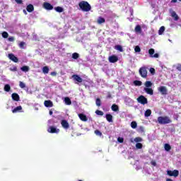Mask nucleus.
<instances>
[{
    "mask_svg": "<svg viewBox=\"0 0 181 181\" xmlns=\"http://www.w3.org/2000/svg\"><path fill=\"white\" fill-rule=\"evenodd\" d=\"M78 6L83 12H90L91 11V5L88 1H82L79 2Z\"/></svg>",
    "mask_w": 181,
    "mask_h": 181,
    "instance_id": "1",
    "label": "nucleus"
},
{
    "mask_svg": "<svg viewBox=\"0 0 181 181\" xmlns=\"http://www.w3.org/2000/svg\"><path fill=\"white\" fill-rule=\"evenodd\" d=\"M158 122L160 125H166V124H170L172 123V119H170V117L168 116H160L158 117Z\"/></svg>",
    "mask_w": 181,
    "mask_h": 181,
    "instance_id": "2",
    "label": "nucleus"
},
{
    "mask_svg": "<svg viewBox=\"0 0 181 181\" xmlns=\"http://www.w3.org/2000/svg\"><path fill=\"white\" fill-rule=\"evenodd\" d=\"M139 73L142 78H146L148 77V68L141 66L139 70Z\"/></svg>",
    "mask_w": 181,
    "mask_h": 181,
    "instance_id": "3",
    "label": "nucleus"
},
{
    "mask_svg": "<svg viewBox=\"0 0 181 181\" xmlns=\"http://www.w3.org/2000/svg\"><path fill=\"white\" fill-rule=\"evenodd\" d=\"M137 102L139 103V104L145 105V104H148V98L141 95L137 98Z\"/></svg>",
    "mask_w": 181,
    "mask_h": 181,
    "instance_id": "4",
    "label": "nucleus"
},
{
    "mask_svg": "<svg viewBox=\"0 0 181 181\" xmlns=\"http://www.w3.org/2000/svg\"><path fill=\"white\" fill-rule=\"evenodd\" d=\"M148 54H150V57L154 58V59H158L159 54L156 53L155 54V49L153 48H151L148 49Z\"/></svg>",
    "mask_w": 181,
    "mask_h": 181,
    "instance_id": "5",
    "label": "nucleus"
},
{
    "mask_svg": "<svg viewBox=\"0 0 181 181\" xmlns=\"http://www.w3.org/2000/svg\"><path fill=\"white\" fill-rule=\"evenodd\" d=\"M48 132H49V134H59V132H60V129L53 127V126H50L49 127V129H47Z\"/></svg>",
    "mask_w": 181,
    "mask_h": 181,
    "instance_id": "6",
    "label": "nucleus"
},
{
    "mask_svg": "<svg viewBox=\"0 0 181 181\" xmlns=\"http://www.w3.org/2000/svg\"><path fill=\"white\" fill-rule=\"evenodd\" d=\"M72 78L76 82H75L76 84H78V83H83V78L80 77V76L77 74H74L72 76Z\"/></svg>",
    "mask_w": 181,
    "mask_h": 181,
    "instance_id": "7",
    "label": "nucleus"
},
{
    "mask_svg": "<svg viewBox=\"0 0 181 181\" xmlns=\"http://www.w3.org/2000/svg\"><path fill=\"white\" fill-rule=\"evenodd\" d=\"M158 90L161 93L162 95H166V94H168V88H166V86H160Z\"/></svg>",
    "mask_w": 181,
    "mask_h": 181,
    "instance_id": "8",
    "label": "nucleus"
},
{
    "mask_svg": "<svg viewBox=\"0 0 181 181\" xmlns=\"http://www.w3.org/2000/svg\"><path fill=\"white\" fill-rule=\"evenodd\" d=\"M8 57L10 60H11L12 62H13L14 63H18V62H19V59H18V57H16L15 56V54L11 53L8 54Z\"/></svg>",
    "mask_w": 181,
    "mask_h": 181,
    "instance_id": "9",
    "label": "nucleus"
},
{
    "mask_svg": "<svg viewBox=\"0 0 181 181\" xmlns=\"http://www.w3.org/2000/svg\"><path fill=\"white\" fill-rule=\"evenodd\" d=\"M61 125L64 129H69L70 128V124L66 119H62L61 122Z\"/></svg>",
    "mask_w": 181,
    "mask_h": 181,
    "instance_id": "10",
    "label": "nucleus"
},
{
    "mask_svg": "<svg viewBox=\"0 0 181 181\" xmlns=\"http://www.w3.org/2000/svg\"><path fill=\"white\" fill-rule=\"evenodd\" d=\"M43 7L45 8V9H47V11H52L53 9V6H52V4L48 2H45L43 4Z\"/></svg>",
    "mask_w": 181,
    "mask_h": 181,
    "instance_id": "11",
    "label": "nucleus"
},
{
    "mask_svg": "<svg viewBox=\"0 0 181 181\" xmlns=\"http://www.w3.org/2000/svg\"><path fill=\"white\" fill-rule=\"evenodd\" d=\"M108 59L110 63H117V62H118V57H117L116 55H112L109 57Z\"/></svg>",
    "mask_w": 181,
    "mask_h": 181,
    "instance_id": "12",
    "label": "nucleus"
},
{
    "mask_svg": "<svg viewBox=\"0 0 181 181\" xmlns=\"http://www.w3.org/2000/svg\"><path fill=\"white\" fill-rule=\"evenodd\" d=\"M44 105L47 108L52 107H53V102H52V100H45Z\"/></svg>",
    "mask_w": 181,
    "mask_h": 181,
    "instance_id": "13",
    "label": "nucleus"
},
{
    "mask_svg": "<svg viewBox=\"0 0 181 181\" xmlns=\"http://www.w3.org/2000/svg\"><path fill=\"white\" fill-rule=\"evenodd\" d=\"M78 115L81 121H83L84 122H86L88 119L87 118V116L83 113H79Z\"/></svg>",
    "mask_w": 181,
    "mask_h": 181,
    "instance_id": "14",
    "label": "nucleus"
},
{
    "mask_svg": "<svg viewBox=\"0 0 181 181\" xmlns=\"http://www.w3.org/2000/svg\"><path fill=\"white\" fill-rule=\"evenodd\" d=\"M11 98L13 100V101H19L21 100V98L19 97L18 93H12Z\"/></svg>",
    "mask_w": 181,
    "mask_h": 181,
    "instance_id": "15",
    "label": "nucleus"
},
{
    "mask_svg": "<svg viewBox=\"0 0 181 181\" xmlns=\"http://www.w3.org/2000/svg\"><path fill=\"white\" fill-rule=\"evenodd\" d=\"M144 91L150 95H153V89L151 88H144Z\"/></svg>",
    "mask_w": 181,
    "mask_h": 181,
    "instance_id": "16",
    "label": "nucleus"
},
{
    "mask_svg": "<svg viewBox=\"0 0 181 181\" xmlns=\"http://www.w3.org/2000/svg\"><path fill=\"white\" fill-rule=\"evenodd\" d=\"M97 23L98 25H101L103 23H105V18H103L101 16L98 17V20H97Z\"/></svg>",
    "mask_w": 181,
    "mask_h": 181,
    "instance_id": "17",
    "label": "nucleus"
},
{
    "mask_svg": "<svg viewBox=\"0 0 181 181\" xmlns=\"http://www.w3.org/2000/svg\"><path fill=\"white\" fill-rule=\"evenodd\" d=\"M20 111H22V106H18L15 107L13 110H12L13 114H16V112H19Z\"/></svg>",
    "mask_w": 181,
    "mask_h": 181,
    "instance_id": "18",
    "label": "nucleus"
},
{
    "mask_svg": "<svg viewBox=\"0 0 181 181\" xmlns=\"http://www.w3.org/2000/svg\"><path fill=\"white\" fill-rule=\"evenodd\" d=\"M26 9L28 12L30 13V12H33V11H35V7L32 4H29L28 6H27Z\"/></svg>",
    "mask_w": 181,
    "mask_h": 181,
    "instance_id": "19",
    "label": "nucleus"
},
{
    "mask_svg": "<svg viewBox=\"0 0 181 181\" xmlns=\"http://www.w3.org/2000/svg\"><path fill=\"white\" fill-rule=\"evenodd\" d=\"M134 30L136 33H141L142 32V28H141V25H137L135 27Z\"/></svg>",
    "mask_w": 181,
    "mask_h": 181,
    "instance_id": "20",
    "label": "nucleus"
},
{
    "mask_svg": "<svg viewBox=\"0 0 181 181\" xmlns=\"http://www.w3.org/2000/svg\"><path fill=\"white\" fill-rule=\"evenodd\" d=\"M172 18H174L175 21H179V16L177 15L175 11L171 13Z\"/></svg>",
    "mask_w": 181,
    "mask_h": 181,
    "instance_id": "21",
    "label": "nucleus"
},
{
    "mask_svg": "<svg viewBox=\"0 0 181 181\" xmlns=\"http://www.w3.org/2000/svg\"><path fill=\"white\" fill-rule=\"evenodd\" d=\"M112 110L114 111L115 112H117V111H119V107H118V105L113 104L112 105Z\"/></svg>",
    "mask_w": 181,
    "mask_h": 181,
    "instance_id": "22",
    "label": "nucleus"
},
{
    "mask_svg": "<svg viewBox=\"0 0 181 181\" xmlns=\"http://www.w3.org/2000/svg\"><path fill=\"white\" fill-rule=\"evenodd\" d=\"M106 119L108 122H112V115L107 114L106 115Z\"/></svg>",
    "mask_w": 181,
    "mask_h": 181,
    "instance_id": "23",
    "label": "nucleus"
},
{
    "mask_svg": "<svg viewBox=\"0 0 181 181\" xmlns=\"http://www.w3.org/2000/svg\"><path fill=\"white\" fill-rule=\"evenodd\" d=\"M21 70L22 71H24L25 73H28L29 71L30 68L28 66H23V67L21 68Z\"/></svg>",
    "mask_w": 181,
    "mask_h": 181,
    "instance_id": "24",
    "label": "nucleus"
},
{
    "mask_svg": "<svg viewBox=\"0 0 181 181\" xmlns=\"http://www.w3.org/2000/svg\"><path fill=\"white\" fill-rule=\"evenodd\" d=\"M4 91L9 93L11 91V86L9 84H6L4 86Z\"/></svg>",
    "mask_w": 181,
    "mask_h": 181,
    "instance_id": "25",
    "label": "nucleus"
},
{
    "mask_svg": "<svg viewBox=\"0 0 181 181\" xmlns=\"http://www.w3.org/2000/svg\"><path fill=\"white\" fill-rule=\"evenodd\" d=\"M64 101L66 105H71V100H70L69 97L65 98Z\"/></svg>",
    "mask_w": 181,
    "mask_h": 181,
    "instance_id": "26",
    "label": "nucleus"
},
{
    "mask_svg": "<svg viewBox=\"0 0 181 181\" xmlns=\"http://www.w3.org/2000/svg\"><path fill=\"white\" fill-rule=\"evenodd\" d=\"M164 148L165 151H167V152H169V151H170V149H172V146H170V145L169 144H165L164 145Z\"/></svg>",
    "mask_w": 181,
    "mask_h": 181,
    "instance_id": "27",
    "label": "nucleus"
},
{
    "mask_svg": "<svg viewBox=\"0 0 181 181\" xmlns=\"http://www.w3.org/2000/svg\"><path fill=\"white\" fill-rule=\"evenodd\" d=\"M151 114H152V110L148 109L147 110H146L144 115L145 117H151Z\"/></svg>",
    "mask_w": 181,
    "mask_h": 181,
    "instance_id": "28",
    "label": "nucleus"
},
{
    "mask_svg": "<svg viewBox=\"0 0 181 181\" xmlns=\"http://www.w3.org/2000/svg\"><path fill=\"white\" fill-rule=\"evenodd\" d=\"M131 127L133 129H136V127H138V123H136V122L133 121L131 122Z\"/></svg>",
    "mask_w": 181,
    "mask_h": 181,
    "instance_id": "29",
    "label": "nucleus"
},
{
    "mask_svg": "<svg viewBox=\"0 0 181 181\" xmlns=\"http://www.w3.org/2000/svg\"><path fill=\"white\" fill-rule=\"evenodd\" d=\"M165 32V26H161L158 30V35H163V33Z\"/></svg>",
    "mask_w": 181,
    "mask_h": 181,
    "instance_id": "30",
    "label": "nucleus"
},
{
    "mask_svg": "<svg viewBox=\"0 0 181 181\" xmlns=\"http://www.w3.org/2000/svg\"><path fill=\"white\" fill-rule=\"evenodd\" d=\"M115 49L116 50H118L119 52H124V49H122V46L121 45H115Z\"/></svg>",
    "mask_w": 181,
    "mask_h": 181,
    "instance_id": "31",
    "label": "nucleus"
},
{
    "mask_svg": "<svg viewBox=\"0 0 181 181\" xmlns=\"http://www.w3.org/2000/svg\"><path fill=\"white\" fill-rule=\"evenodd\" d=\"M78 57H80V54H78V53L75 52V53L72 54V59L77 60V59H78Z\"/></svg>",
    "mask_w": 181,
    "mask_h": 181,
    "instance_id": "32",
    "label": "nucleus"
},
{
    "mask_svg": "<svg viewBox=\"0 0 181 181\" xmlns=\"http://www.w3.org/2000/svg\"><path fill=\"white\" fill-rule=\"evenodd\" d=\"M133 83L134 84V86H142V81H138V80L134 81Z\"/></svg>",
    "mask_w": 181,
    "mask_h": 181,
    "instance_id": "33",
    "label": "nucleus"
},
{
    "mask_svg": "<svg viewBox=\"0 0 181 181\" xmlns=\"http://www.w3.org/2000/svg\"><path fill=\"white\" fill-rule=\"evenodd\" d=\"M144 85L146 87V88H149V87H152V82L147 81L145 82Z\"/></svg>",
    "mask_w": 181,
    "mask_h": 181,
    "instance_id": "34",
    "label": "nucleus"
},
{
    "mask_svg": "<svg viewBox=\"0 0 181 181\" xmlns=\"http://www.w3.org/2000/svg\"><path fill=\"white\" fill-rule=\"evenodd\" d=\"M54 9L57 12H59V13H62V12H63L64 11L63 8L60 6L55 7Z\"/></svg>",
    "mask_w": 181,
    "mask_h": 181,
    "instance_id": "35",
    "label": "nucleus"
},
{
    "mask_svg": "<svg viewBox=\"0 0 181 181\" xmlns=\"http://www.w3.org/2000/svg\"><path fill=\"white\" fill-rule=\"evenodd\" d=\"M1 36L2 37H4V39H8L9 34H8V33L6 31H4L1 33Z\"/></svg>",
    "mask_w": 181,
    "mask_h": 181,
    "instance_id": "36",
    "label": "nucleus"
},
{
    "mask_svg": "<svg viewBox=\"0 0 181 181\" xmlns=\"http://www.w3.org/2000/svg\"><path fill=\"white\" fill-rule=\"evenodd\" d=\"M42 73H44V74H47L49 73V67L48 66H44L42 68Z\"/></svg>",
    "mask_w": 181,
    "mask_h": 181,
    "instance_id": "37",
    "label": "nucleus"
},
{
    "mask_svg": "<svg viewBox=\"0 0 181 181\" xmlns=\"http://www.w3.org/2000/svg\"><path fill=\"white\" fill-rule=\"evenodd\" d=\"M173 176H174V177H177V176H179V170H174L173 171Z\"/></svg>",
    "mask_w": 181,
    "mask_h": 181,
    "instance_id": "38",
    "label": "nucleus"
},
{
    "mask_svg": "<svg viewBox=\"0 0 181 181\" xmlns=\"http://www.w3.org/2000/svg\"><path fill=\"white\" fill-rule=\"evenodd\" d=\"M95 104L97 107H101V99L98 98L95 100Z\"/></svg>",
    "mask_w": 181,
    "mask_h": 181,
    "instance_id": "39",
    "label": "nucleus"
},
{
    "mask_svg": "<svg viewBox=\"0 0 181 181\" xmlns=\"http://www.w3.org/2000/svg\"><path fill=\"white\" fill-rule=\"evenodd\" d=\"M95 134L98 136H103V133L101 132H100V130H98V129L95 130Z\"/></svg>",
    "mask_w": 181,
    "mask_h": 181,
    "instance_id": "40",
    "label": "nucleus"
},
{
    "mask_svg": "<svg viewBox=\"0 0 181 181\" xmlns=\"http://www.w3.org/2000/svg\"><path fill=\"white\" fill-rule=\"evenodd\" d=\"M10 71H18V67L16 66H13L9 68Z\"/></svg>",
    "mask_w": 181,
    "mask_h": 181,
    "instance_id": "41",
    "label": "nucleus"
},
{
    "mask_svg": "<svg viewBox=\"0 0 181 181\" xmlns=\"http://www.w3.org/2000/svg\"><path fill=\"white\" fill-rule=\"evenodd\" d=\"M19 87L21 88H25V87H26V85L25 84V83L20 81L19 82Z\"/></svg>",
    "mask_w": 181,
    "mask_h": 181,
    "instance_id": "42",
    "label": "nucleus"
},
{
    "mask_svg": "<svg viewBox=\"0 0 181 181\" xmlns=\"http://www.w3.org/2000/svg\"><path fill=\"white\" fill-rule=\"evenodd\" d=\"M95 114L97 115H100V116H103L104 115V112L101 111V110H96L95 111Z\"/></svg>",
    "mask_w": 181,
    "mask_h": 181,
    "instance_id": "43",
    "label": "nucleus"
},
{
    "mask_svg": "<svg viewBox=\"0 0 181 181\" xmlns=\"http://www.w3.org/2000/svg\"><path fill=\"white\" fill-rule=\"evenodd\" d=\"M142 144H141V143H137L136 144V149H142Z\"/></svg>",
    "mask_w": 181,
    "mask_h": 181,
    "instance_id": "44",
    "label": "nucleus"
},
{
    "mask_svg": "<svg viewBox=\"0 0 181 181\" xmlns=\"http://www.w3.org/2000/svg\"><path fill=\"white\" fill-rule=\"evenodd\" d=\"M134 51L136 53H139V52H141V47H139V46H136L134 48Z\"/></svg>",
    "mask_w": 181,
    "mask_h": 181,
    "instance_id": "45",
    "label": "nucleus"
},
{
    "mask_svg": "<svg viewBox=\"0 0 181 181\" xmlns=\"http://www.w3.org/2000/svg\"><path fill=\"white\" fill-rule=\"evenodd\" d=\"M134 142H136V143H138V142H142V138H141V137H136V138L134 139Z\"/></svg>",
    "mask_w": 181,
    "mask_h": 181,
    "instance_id": "46",
    "label": "nucleus"
},
{
    "mask_svg": "<svg viewBox=\"0 0 181 181\" xmlns=\"http://www.w3.org/2000/svg\"><path fill=\"white\" fill-rule=\"evenodd\" d=\"M117 141L119 142V144H123L124 143V138L118 137Z\"/></svg>",
    "mask_w": 181,
    "mask_h": 181,
    "instance_id": "47",
    "label": "nucleus"
},
{
    "mask_svg": "<svg viewBox=\"0 0 181 181\" xmlns=\"http://www.w3.org/2000/svg\"><path fill=\"white\" fill-rule=\"evenodd\" d=\"M167 175H168V176H173V171L168 170L167 171Z\"/></svg>",
    "mask_w": 181,
    "mask_h": 181,
    "instance_id": "48",
    "label": "nucleus"
},
{
    "mask_svg": "<svg viewBox=\"0 0 181 181\" xmlns=\"http://www.w3.org/2000/svg\"><path fill=\"white\" fill-rule=\"evenodd\" d=\"M25 46V42H21L19 44V47H21V49H23V47Z\"/></svg>",
    "mask_w": 181,
    "mask_h": 181,
    "instance_id": "49",
    "label": "nucleus"
},
{
    "mask_svg": "<svg viewBox=\"0 0 181 181\" xmlns=\"http://www.w3.org/2000/svg\"><path fill=\"white\" fill-rule=\"evenodd\" d=\"M149 71L153 76L155 74V69L153 68H150Z\"/></svg>",
    "mask_w": 181,
    "mask_h": 181,
    "instance_id": "50",
    "label": "nucleus"
},
{
    "mask_svg": "<svg viewBox=\"0 0 181 181\" xmlns=\"http://www.w3.org/2000/svg\"><path fill=\"white\" fill-rule=\"evenodd\" d=\"M16 4H18V5H21V4H23V1L22 0H15Z\"/></svg>",
    "mask_w": 181,
    "mask_h": 181,
    "instance_id": "51",
    "label": "nucleus"
},
{
    "mask_svg": "<svg viewBox=\"0 0 181 181\" xmlns=\"http://www.w3.org/2000/svg\"><path fill=\"white\" fill-rule=\"evenodd\" d=\"M8 42H14L15 41V37H10L8 39Z\"/></svg>",
    "mask_w": 181,
    "mask_h": 181,
    "instance_id": "52",
    "label": "nucleus"
},
{
    "mask_svg": "<svg viewBox=\"0 0 181 181\" xmlns=\"http://www.w3.org/2000/svg\"><path fill=\"white\" fill-rule=\"evenodd\" d=\"M51 76H57V72H56V71L51 72Z\"/></svg>",
    "mask_w": 181,
    "mask_h": 181,
    "instance_id": "53",
    "label": "nucleus"
},
{
    "mask_svg": "<svg viewBox=\"0 0 181 181\" xmlns=\"http://www.w3.org/2000/svg\"><path fill=\"white\" fill-rule=\"evenodd\" d=\"M151 164L153 165V166H156V160H152L151 162Z\"/></svg>",
    "mask_w": 181,
    "mask_h": 181,
    "instance_id": "54",
    "label": "nucleus"
},
{
    "mask_svg": "<svg viewBox=\"0 0 181 181\" xmlns=\"http://www.w3.org/2000/svg\"><path fill=\"white\" fill-rule=\"evenodd\" d=\"M177 70H178V71H181V65L180 64L177 66Z\"/></svg>",
    "mask_w": 181,
    "mask_h": 181,
    "instance_id": "55",
    "label": "nucleus"
},
{
    "mask_svg": "<svg viewBox=\"0 0 181 181\" xmlns=\"http://www.w3.org/2000/svg\"><path fill=\"white\" fill-rule=\"evenodd\" d=\"M139 129H140V131H141V132H144V127H142V126H141L139 127Z\"/></svg>",
    "mask_w": 181,
    "mask_h": 181,
    "instance_id": "56",
    "label": "nucleus"
},
{
    "mask_svg": "<svg viewBox=\"0 0 181 181\" xmlns=\"http://www.w3.org/2000/svg\"><path fill=\"white\" fill-rule=\"evenodd\" d=\"M107 98H112V96L111 95V94H109V95L107 96Z\"/></svg>",
    "mask_w": 181,
    "mask_h": 181,
    "instance_id": "57",
    "label": "nucleus"
},
{
    "mask_svg": "<svg viewBox=\"0 0 181 181\" xmlns=\"http://www.w3.org/2000/svg\"><path fill=\"white\" fill-rule=\"evenodd\" d=\"M171 2H173V4H176V2H177V0H171Z\"/></svg>",
    "mask_w": 181,
    "mask_h": 181,
    "instance_id": "58",
    "label": "nucleus"
},
{
    "mask_svg": "<svg viewBox=\"0 0 181 181\" xmlns=\"http://www.w3.org/2000/svg\"><path fill=\"white\" fill-rule=\"evenodd\" d=\"M166 181H173V179H170V178H167V179H166Z\"/></svg>",
    "mask_w": 181,
    "mask_h": 181,
    "instance_id": "59",
    "label": "nucleus"
},
{
    "mask_svg": "<svg viewBox=\"0 0 181 181\" xmlns=\"http://www.w3.org/2000/svg\"><path fill=\"white\" fill-rule=\"evenodd\" d=\"M49 115H53V111L52 110L49 111Z\"/></svg>",
    "mask_w": 181,
    "mask_h": 181,
    "instance_id": "60",
    "label": "nucleus"
},
{
    "mask_svg": "<svg viewBox=\"0 0 181 181\" xmlns=\"http://www.w3.org/2000/svg\"><path fill=\"white\" fill-rule=\"evenodd\" d=\"M131 142H134V141L132 140Z\"/></svg>",
    "mask_w": 181,
    "mask_h": 181,
    "instance_id": "61",
    "label": "nucleus"
}]
</instances>
